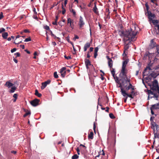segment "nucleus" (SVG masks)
I'll return each mask as SVG.
<instances>
[{"mask_svg":"<svg viewBox=\"0 0 159 159\" xmlns=\"http://www.w3.org/2000/svg\"><path fill=\"white\" fill-rule=\"evenodd\" d=\"M118 33L121 37H123V40L125 42L128 41L130 42L135 40L134 39L137 33L132 31L131 28L129 30H119Z\"/></svg>","mask_w":159,"mask_h":159,"instance_id":"1","label":"nucleus"},{"mask_svg":"<svg viewBox=\"0 0 159 159\" xmlns=\"http://www.w3.org/2000/svg\"><path fill=\"white\" fill-rule=\"evenodd\" d=\"M148 98H157L158 97L159 94H157V93L155 92H152L150 90H148ZM156 99H157L156 98Z\"/></svg>","mask_w":159,"mask_h":159,"instance_id":"2","label":"nucleus"},{"mask_svg":"<svg viewBox=\"0 0 159 159\" xmlns=\"http://www.w3.org/2000/svg\"><path fill=\"white\" fill-rule=\"evenodd\" d=\"M121 92L122 94L124 97H125V99H126L128 97H129L132 98H134V97L133 96V95L131 94H129L126 92L125 91L123 90L122 88L121 89Z\"/></svg>","mask_w":159,"mask_h":159,"instance_id":"3","label":"nucleus"},{"mask_svg":"<svg viewBox=\"0 0 159 159\" xmlns=\"http://www.w3.org/2000/svg\"><path fill=\"white\" fill-rule=\"evenodd\" d=\"M74 22L73 20L71 19L70 18H67V24L69 25V26L72 29H73L74 28Z\"/></svg>","mask_w":159,"mask_h":159,"instance_id":"4","label":"nucleus"},{"mask_svg":"<svg viewBox=\"0 0 159 159\" xmlns=\"http://www.w3.org/2000/svg\"><path fill=\"white\" fill-rule=\"evenodd\" d=\"M84 24L85 23L84 21L83 18L81 16H80L78 23V25L80 28H81L83 27Z\"/></svg>","mask_w":159,"mask_h":159,"instance_id":"5","label":"nucleus"},{"mask_svg":"<svg viewBox=\"0 0 159 159\" xmlns=\"http://www.w3.org/2000/svg\"><path fill=\"white\" fill-rule=\"evenodd\" d=\"M120 81L121 82V83L119 82L118 84H120L119 86L120 88H122V85L124 87H126L127 86V84L125 85L126 84L125 82V78L124 79H121L120 80Z\"/></svg>","mask_w":159,"mask_h":159,"instance_id":"6","label":"nucleus"},{"mask_svg":"<svg viewBox=\"0 0 159 159\" xmlns=\"http://www.w3.org/2000/svg\"><path fill=\"white\" fill-rule=\"evenodd\" d=\"M151 89L153 91L155 92H157V93L158 94L159 96V87L158 86H153V85H151L150 86Z\"/></svg>","mask_w":159,"mask_h":159,"instance_id":"7","label":"nucleus"},{"mask_svg":"<svg viewBox=\"0 0 159 159\" xmlns=\"http://www.w3.org/2000/svg\"><path fill=\"white\" fill-rule=\"evenodd\" d=\"M40 100H32L30 102L31 104L34 107H35L39 104Z\"/></svg>","mask_w":159,"mask_h":159,"instance_id":"8","label":"nucleus"},{"mask_svg":"<svg viewBox=\"0 0 159 159\" xmlns=\"http://www.w3.org/2000/svg\"><path fill=\"white\" fill-rule=\"evenodd\" d=\"M66 67H63L62 68L60 71V73L61 74V76L62 77L64 78L66 75Z\"/></svg>","mask_w":159,"mask_h":159,"instance_id":"9","label":"nucleus"},{"mask_svg":"<svg viewBox=\"0 0 159 159\" xmlns=\"http://www.w3.org/2000/svg\"><path fill=\"white\" fill-rule=\"evenodd\" d=\"M152 128L153 129L154 132H155V131L157 130V129L158 128V125H157L155 122H152Z\"/></svg>","mask_w":159,"mask_h":159,"instance_id":"10","label":"nucleus"},{"mask_svg":"<svg viewBox=\"0 0 159 159\" xmlns=\"http://www.w3.org/2000/svg\"><path fill=\"white\" fill-rule=\"evenodd\" d=\"M51 82V80H48L47 81L42 83V86L41 87L42 89H44L47 86V85L49 84Z\"/></svg>","mask_w":159,"mask_h":159,"instance_id":"11","label":"nucleus"},{"mask_svg":"<svg viewBox=\"0 0 159 159\" xmlns=\"http://www.w3.org/2000/svg\"><path fill=\"white\" fill-rule=\"evenodd\" d=\"M107 58L108 60V66L111 68H112L113 65V61L108 56H107Z\"/></svg>","mask_w":159,"mask_h":159,"instance_id":"12","label":"nucleus"},{"mask_svg":"<svg viewBox=\"0 0 159 159\" xmlns=\"http://www.w3.org/2000/svg\"><path fill=\"white\" fill-rule=\"evenodd\" d=\"M127 73V69H121L120 75L122 74L123 77H126Z\"/></svg>","mask_w":159,"mask_h":159,"instance_id":"13","label":"nucleus"},{"mask_svg":"<svg viewBox=\"0 0 159 159\" xmlns=\"http://www.w3.org/2000/svg\"><path fill=\"white\" fill-rule=\"evenodd\" d=\"M145 6L146 7V10H145V15H147V14L150 12L151 11L149 10V7L148 6V2H146Z\"/></svg>","mask_w":159,"mask_h":159,"instance_id":"14","label":"nucleus"},{"mask_svg":"<svg viewBox=\"0 0 159 159\" xmlns=\"http://www.w3.org/2000/svg\"><path fill=\"white\" fill-rule=\"evenodd\" d=\"M85 63L87 69L89 68V66L91 65V62L89 59L87 58L85 59Z\"/></svg>","mask_w":159,"mask_h":159,"instance_id":"15","label":"nucleus"},{"mask_svg":"<svg viewBox=\"0 0 159 159\" xmlns=\"http://www.w3.org/2000/svg\"><path fill=\"white\" fill-rule=\"evenodd\" d=\"M148 16L149 21H150L152 20L153 19V14L151 12L147 14V15Z\"/></svg>","mask_w":159,"mask_h":159,"instance_id":"16","label":"nucleus"},{"mask_svg":"<svg viewBox=\"0 0 159 159\" xmlns=\"http://www.w3.org/2000/svg\"><path fill=\"white\" fill-rule=\"evenodd\" d=\"M14 85V84L10 82L9 81H7L5 84V86L7 87L8 88H10L12 87Z\"/></svg>","mask_w":159,"mask_h":159,"instance_id":"17","label":"nucleus"},{"mask_svg":"<svg viewBox=\"0 0 159 159\" xmlns=\"http://www.w3.org/2000/svg\"><path fill=\"white\" fill-rule=\"evenodd\" d=\"M150 46L152 48H153L156 46V43L153 41V39L151 40Z\"/></svg>","mask_w":159,"mask_h":159,"instance_id":"18","label":"nucleus"},{"mask_svg":"<svg viewBox=\"0 0 159 159\" xmlns=\"http://www.w3.org/2000/svg\"><path fill=\"white\" fill-rule=\"evenodd\" d=\"M93 133L92 131L88 134V138L89 139H93Z\"/></svg>","mask_w":159,"mask_h":159,"instance_id":"19","label":"nucleus"},{"mask_svg":"<svg viewBox=\"0 0 159 159\" xmlns=\"http://www.w3.org/2000/svg\"><path fill=\"white\" fill-rule=\"evenodd\" d=\"M69 10L71 12L73 13V15L74 16H75L76 15V12L74 9H73L72 7L69 8Z\"/></svg>","mask_w":159,"mask_h":159,"instance_id":"20","label":"nucleus"},{"mask_svg":"<svg viewBox=\"0 0 159 159\" xmlns=\"http://www.w3.org/2000/svg\"><path fill=\"white\" fill-rule=\"evenodd\" d=\"M153 24L155 25V27L157 26V25H158L159 23V21L158 20H153L152 21Z\"/></svg>","mask_w":159,"mask_h":159,"instance_id":"21","label":"nucleus"},{"mask_svg":"<svg viewBox=\"0 0 159 159\" xmlns=\"http://www.w3.org/2000/svg\"><path fill=\"white\" fill-rule=\"evenodd\" d=\"M8 36V34L7 32H4L2 33V36L4 39H7Z\"/></svg>","mask_w":159,"mask_h":159,"instance_id":"22","label":"nucleus"},{"mask_svg":"<svg viewBox=\"0 0 159 159\" xmlns=\"http://www.w3.org/2000/svg\"><path fill=\"white\" fill-rule=\"evenodd\" d=\"M58 16H56V18L55 19V21L54 22H53L52 23V24L53 25H57V21L58 20Z\"/></svg>","mask_w":159,"mask_h":159,"instance_id":"23","label":"nucleus"},{"mask_svg":"<svg viewBox=\"0 0 159 159\" xmlns=\"http://www.w3.org/2000/svg\"><path fill=\"white\" fill-rule=\"evenodd\" d=\"M153 86H158V82L157 80H155L152 82V85Z\"/></svg>","mask_w":159,"mask_h":159,"instance_id":"24","label":"nucleus"},{"mask_svg":"<svg viewBox=\"0 0 159 159\" xmlns=\"http://www.w3.org/2000/svg\"><path fill=\"white\" fill-rule=\"evenodd\" d=\"M61 6V8L62 9V14L64 15L66 13V10L64 7L63 4V3H62Z\"/></svg>","mask_w":159,"mask_h":159,"instance_id":"25","label":"nucleus"},{"mask_svg":"<svg viewBox=\"0 0 159 159\" xmlns=\"http://www.w3.org/2000/svg\"><path fill=\"white\" fill-rule=\"evenodd\" d=\"M100 153H99V154L98 155L96 156L95 157L96 158L97 157H99L100 155H105V153L103 150H102L101 152H100Z\"/></svg>","mask_w":159,"mask_h":159,"instance_id":"26","label":"nucleus"},{"mask_svg":"<svg viewBox=\"0 0 159 159\" xmlns=\"http://www.w3.org/2000/svg\"><path fill=\"white\" fill-rule=\"evenodd\" d=\"M35 94L37 96L39 97H40L42 96V94L39 93L37 89H36L35 90Z\"/></svg>","mask_w":159,"mask_h":159,"instance_id":"27","label":"nucleus"},{"mask_svg":"<svg viewBox=\"0 0 159 159\" xmlns=\"http://www.w3.org/2000/svg\"><path fill=\"white\" fill-rule=\"evenodd\" d=\"M154 137L155 138H159V133H157V130H156V131H155V132H154Z\"/></svg>","mask_w":159,"mask_h":159,"instance_id":"28","label":"nucleus"},{"mask_svg":"<svg viewBox=\"0 0 159 159\" xmlns=\"http://www.w3.org/2000/svg\"><path fill=\"white\" fill-rule=\"evenodd\" d=\"M129 84L128 86L126 87V89L127 90H128L129 89H130L131 88H132V87H133L130 82H129Z\"/></svg>","mask_w":159,"mask_h":159,"instance_id":"29","label":"nucleus"},{"mask_svg":"<svg viewBox=\"0 0 159 159\" xmlns=\"http://www.w3.org/2000/svg\"><path fill=\"white\" fill-rule=\"evenodd\" d=\"M16 88L15 86H12L11 88V89L10 91V92L11 93H13L16 90Z\"/></svg>","mask_w":159,"mask_h":159,"instance_id":"30","label":"nucleus"},{"mask_svg":"<svg viewBox=\"0 0 159 159\" xmlns=\"http://www.w3.org/2000/svg\"><path fill=\"white\" fill-rule=\"evenodd\" d=\"M111 74H112V75L113 77H114V76H115V69L111 68Z\"/></svg>","mask_w":159,"mask_h":159,"instance_id":"31","label":"nucleus"},{"mask_svg":"<svg viewBox=\"0 0 159 159\" xmlns=\"http://www.w3.org/2000/svg\"><path fill=\"white\" fill-rule=\"evenodd\" d=\"M79 158V156L76 154L74 155L72 157V159H77Z\"/></svg>","mask_w":159,"mask_h":159,"instance_id":"32","label":"nucleus"},{"mask_svg":"<svg viewBox=\"0 0 159 159\" xmlns=\"http://www.w3.org/2000/svg\"><path fill=\"white\" fill-rule=\"evenodd\" d=\"M50 31L51 32V36H52L54 37L55 39H60L59 38L57 37L55 35L53 34L52 32L51 31Z\"/></svg>","mask_w":159,"mask_h":159,"instance_id":"33","label":"nucleus"},{"mask_svg":"<svg viewBox=\"0 0 159 159\" xmlns=\"http://www.w3.org/2000/svg\"><path fill=\"white\" fill-rule=\"evenodd\" d=\"M97 7H96V4H95V6L93 8V11L95 13H97Z\"/></svg>","mask_w":159,"mask_h":159,"instance_id":"34","label":"nucleus"},{"mask_svg":"<svg viewBox=\"0 0 159 159\" xmlns=\"http://www.w3.org/2000/svg\"><path fill=\"white\" fill-rule=\"evenodd\" d=\"M90 46V43H86L84 45V47L86 48H89Z\"/></svg>","mask_w":159,"mask_h":159,"instance_id":"35","label":"nucleus"},{"mask_svg":"<svg viewBox=\"0 0 159 159\" xmlns=\"http://www.w3.org/2000/svg\"><path fill=\"white\" fill-rule=\"evenodd\" d=\"M31 114V112L30 111H28V112H26L25 113L24 115L23 116L24 117H25L28 116L29 115H30Z\"/></svg>","mask_w":159,"mask_h":159,"instance_id":"36","label":"nucleus"},{"mask_svg":"<svg viewBox=\"0 0 159 159\" xmlns=\"http://www.w3.org/2000/svg\"><path fill=\"white\" fill-rule=\"evenodd\" d=\"M125 78L126 79H125V82L126 83H127V82L129 83V82H130V80L129 79H128V77H127V76L126 77H125Z\"/></svg>","mask_w":159,"mask_h":159,"instance_id":"37","label":"nucleus"},{"mask_svg":"<svg viewBox=\"0 0 159 159\" xmlns=\"http://www.w3.org/2000/svg\"><path fill=\"white\" fill-rule=\"evenodd\" d=\"M109 116L110 117L111 119H113L115 118V116H114V115L112 113L109 114Z\"/></svg>","mask_w":159,"mask_h":159,"instance_id":"38","label":"nucleus"},{"mask_svg":"<svg viewBox=\"0 0 159 159\" xmlns=\"http://www.w3.org/2000/svg\"><path fill=\"white\" fill-rule=\"evenodd\" d=\"M54 76L55 78L57 79L58 78V76L57 74V72H55L54 73Z\"/></svg>","mask_w":159,"mask_h":159,"instance_id":"39","label":"nucleus"},{"mask_svg":"<svg viewBox=\"0 0 159 159\" xmlns=\"http://www.w3.org/2000/svg\"><path fill=\"white\" fill-rule=\"evenodd\" d=\"M151 77L155 78L156 76V74L155 73H152L150 74Z\"/></svg>","mask_w":159,"mask_h":159,"instance_id":"40","label":"nucleus"},{"mask_svg":"<svg viewBox=\"0 0 159 159\" xmlns=\"http://www.w3.org/2000/svg\"><path fill=\"white\" fill-rule=\"evenodd\" d=\"M31 39L30 37L26 39L25 40L24 42H27L31 41Z\"/></svg>","mask_w":159,"mask_h":159,"instance_id":"41","label":"nucleus"},{"mask_svg":"<svg viewBox=\"0 0 159 159\" xmlns=\"http://www.w3.org/2000/svg\"><path fill=\"white\" fill-rule=\"evenodd\" d=\"M114 79H115V80L116 81V83H117L118 84V83H119V81L118 80V77H115V76H114V77H113Z\"/></svg>","mask_w":159,"mask_h":159,"instance_id":"42","label":"nucleus"},{"mask_svg":"<svg viewBox=\"0 0 159 159\" xmlns=\"http://www.w3.org/2000/svg\"><path fill=\"white\" fill-rule=\"evenodd\" d=\"M44 28L47 30H49L50 28L49 26H48L47 25H45L44 26Z\"/></svg>","mask_w":159,"mask_h":159,"instance_id":"43","label":"nucleus"},{"mask_svg":"<svg viewBox=\"0 0 159 159\" xmlns=\"http://www.w3.org/2000/svg\"><path fill=\"white\" fill-rule=\"evenodd\" d=\"M5 31V30L4 28H1L0 29V33H2V32H4Z\"/></svg>","mask_w":159,"mask_h":159,"instance_id":"44","label":"nucleus"},{"mask_svg":"<svg viewBox=\"0 0 159 159\" xmlns=\"http://www.w3.org/2000/svg\"><path fill=\"white\" fill-rule=\"evenodd\" d=\"M14 55L16 56V57H19L20 56V54L19 52H16L14 54Z\"/></svg>","mask_w":159,"mask_h":159,"instance_id":"45","label":"nucleus"},{"mask_svg":"<svg viewBox=\"0 0 159 159\" xmlns=\"http://www.w3.org/2000/svg\"><path fill=\"white\" fill-rule=\"evenodd\" d=\"M64 57L67 60L71 59V58L70 56H66V55L64 56Z\"/></svg>","mask_w":159,"mask_h":159,"instance_id":"46","label":"nucleus"},{"mask_svg":"<svg viewBox=\"0 0 159 159\" xmlns=\"http://www.w3.org/2000/svg\"><path fill=\"white\" fill-rule=\"evenodd\" d=\"M157 52L159 54V45L156 47Z\"/></svg>","mask_w":159,"mask_h":159,"instance_id":"47","label":"nucleus"},{"mask_svg":"<svg viewBox=\"0 0 159 159\" xmlns=\"http://www.w3.org/2000/svg\"><path fill=\"white\" fill-rule=\"evenodd\" d=\"M120 102H118L117 103V105L118 106H119L120 104L122 105L123 103V101L122 100H120Z\"/></svg>","mask_w":159,"mask_h":159,"instance_id":"48","label":"nucleus"},{"mask_svg":"<svg viewBox=\"0 0 159 159\" xmlns=\"http://www.w3.org/2000/svg\"><path fill=\"white\" fill-rule=\"evenodd\" d=\"M3 17V13L2 12H1L0 13V20L2 19Z\"/></svg>","mask_w":159,"mask_h":159,"instance_id":"49","label":"nucleus"},{"mask_svg":"<svg viewBox=\"0 0 159 159\" xmlns=\"http://www.w3.org/2000/svg\"><path fill=\"white\" fill-rule=\"evenodd\" d=\"M76 150L77 152V154H78V155H79L80 154V149L79 148V147H78L76 149Z\"/></svg>","mask_w":159,"mask_h":159,"instance_id":"50","label":"nucleus"},{"mask_svg":"<svg viewBox=\"0 0 159 159\" xmlns=\"http://www.w3.org/2000/svg\"><path fill=\"white\" fill-rule=\"evenodd\" d=\"M146 68H147V69H148L149 70H152V69H151V68L150 67V64H148V66H147L146 67Z\"/></svg>","mask_w":159,"mask_h":159,"instance_id":"51","label":"nucleus"},{"mask_svg":"<svg viewBox=\"0 0 159 159\" xmlns=\"http://www.w3.org/2000/svg\"><path fill=\"white\" fill-rule=\"evenodd\" d=\"M16 50V48H14L12 49L11 50V52L12 53H13L14 52H15Z\"/></svg>","mask_w":159,"mask_h":159,"instance_id":"52","label":"nucleus"},{"mask_svg":"<svg viewBox=\"0 0 159 159\" xmlns=\"http://www.w3.org/2000/svg\"><path fill=\"white\" fill-rule=\"evenodd\" d=\"M126 66L125 65H124V64H122V69H126Z\"/></svg>","mask_w":159,"mask_h":159,"instance_id":"53","label":"nucleus"},{"mask_svg":"<svg viewBox=\"0 0 159 159\" xmlns=\"http://www.w3.org/2000/svg\"><path fill=\"white\" fill-rule=\"evenodd\" d=\"M96 125L95 123H94L93 129L95 133Z\"/></svg>","mask_w":159,"mask_h":159,"instance_id":"54","label":"nucleus"},{"mask_svg":"<svg viewBox=\"0 0 159 159\" xmlns=\"http://www.w3.org/2000/svg\"><path fill=\"white\" fill-rule=\"evenodd\" d=\"M24 32L25 33H29L30 31L28 30L25 29L24 30Z\"/></svg>","mask_w":159,"mask_h":159,"instance_id":"55","label":"nucleus"},{"mask_svg":"<svg viewBox=\"0 0 159 159\" xmlns=\"http://www.w3.org/2000/svg\"><path fill=\"white\" fill-rule=\"evenodd\" d=\"M17 94H15L13 96V97L16 99L17 98Z\"/></svg>","mask_w":159,"mask_h":159,"instance_id":"56","label":"nucleus"},{"mask_svg":"<svg viewBox=\"0 0 159 159\" xmlns=\"http://www.w3.org/2000/svg\"><path fill=\"white\" fill-rule=\"evenodd\" d=\"M98 47H96L95 48L94 52H97V53L98 52Z\"/></svg>","mask_w":159,"mask_h":159,"instance_id":"57","label":"nucleus"},{"mask_svg":"<svg viewBox=\"0 0 159 159\" xmlns=\"http://www.w3.org/2000/svg\"><path fill=\"white\" fill-rule=\"evenodd\" d=\"M67 1H68V0H65L64 1V6L65 7H66V5L67 3Z\"/></svg>","mask_w":159,"mask_h":159,"instance_id":"58","label":"nucleus"},{"mask_svg":"<svg viewBox=\"0 0 159 159\" xmlns=\"http://www.w3.org/2000/svg\"><path fill=\"white\" fill-rule=\"evenodd\" d=\"M98 55V53L97 52H95L94 53V57L95 58H96L97 57V56Z\"/></svg>","mask_w":159,"mask_h":159,"instance_id":"59","label":"nucleus"},{"mask_svg":"<svg viewBox=\"0 0 159 159\" xmlns=\"http://www.w3.org/2000/svg\"><path fill=\"white\" fill-rule=\"evenodd\" d=\"M131 93V94H132L133 95V96L134 97V95H135V92H134V91H133V90L132 91Z\"/></svg>","mask_w":159,"mask_h":159,"instance_id":"60","label":"nucleus"},{"mask_svg":"<svg viewBox=\"0 0 159 159\" xmlns=\"http://www.w3.org/2000/svg\"><path fill=\"white\" fill-rule=\"evenodd\" d=\"M58 24L59 25L61 26H62L63 25L62 24V22L61 21H60L58 22Z\"/></svg>","mask_w":159,"mask_h":159,"instance_id":"61","label":"nucleus"},{"mask_svg":"<svg viewBox=\"0 0 159 159\" xmlns=\"http://www.w3.org/2000/svg\"><path fill=\"white\" fill-rule=\"evenodd\" d=\"M123 64L126 66V65L127 64V62L126 61H125L123 62Z\"/></svg>","mask_w":159,"mask_h":159,"instance_id":"62","label":"nucleus"},{"mask_svg":"<svg viewBox=\"0 0 159 159\" xmlns=\"http://www.w3.org/2000/svg\"><path fill=\"white\" fill-rule=\"evenodd\" d=\"M25 51L26 52L29 54H30V52L27 49L25 50Z\"/></svg>","mask_w":159,"mask_h":159,"instance_id":"63","label":"nucleus"},{"mask_svg":"<svg viewBox=\"0 0 159 159\" xmlns=\"http://www.w3.org/2000/svg\"><path fill=\"white\" fill-rule=\"evenodd\" d=\"M20 47L22 48L23 49H25V46L24 45H20Z\"/></svg>","mask_w":159,"mask_h":159,"instance_id":"64","label":"nucleus"}]
</instances>
